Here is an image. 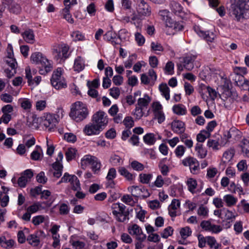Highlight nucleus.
Here are the masks:
<instances>
[{"instance_id":"nucleus-1","label":"nucleus","mask_w":249,"mask_h":249,"mask_svg":"<svg viewBox=\"0 0 249 249\" xmlns=\"http://www.w3.org/2000/svg\"><path fill=\"white\" fill-rule=\"evenodd\" d=\"M229 12L238 21L249 17V0H231Z\"/></svg>"},{"instance_id":"nucleus-2","label":"nucleus","mask_w":249,"mask_h":249,"mask_svg":"<svg viewBox=\"0 0 249 249\" xmlns=\"http://www.w3.org/2000/svg\"><path fill=\"white\" fill-rule=\"evenodd\" d=\"M89 115L87 106L80 101H76L71 104L70 117L77 123H80L86 119Z\"/></svg>"},{"instance_id":"nucleus-3","label":"nucleus","mask_w":249,"mask_h":249,"mask_svg":"<svg viewBox=\"0 0 249 249\" xmlns=\"http://www.w3.org/2000/svg\"><path fill=\"white\" fill-rule=\"evenodd\" d=\"M33 121L36 123V124H33L34 128H38L37 122L40 121L42 125H44L46 128H48L49 131H52L57 123V120L55 117L51 114H47L40 118H37L35 117L34 118Z\"/></svg>"},{"instance_id":"nucleus-4","label":"nucleus","mask_w":249,"mask_h":249,"mask_svg":"<svg viewBox=\"0 0 249 249\" xmlns=\"http://www.w3.org/2000/svg\"><path fill=\"white\" fill-rule=\"evenodd\" d=\"M112 213L116 219L120 222H124L129 219V212L125 210L126 207L121 203H115L112 205Z\"/></svg>"},{"instance_id":"nucleus-5","label":"nucleus","mask_w":249,"mask_h":249,"mask_svg":"<svg viewBox=\"0 0 249 249\" xmlns=\"http://www.w3.org/2000/svg\"><path fill=\"white\" fill-rule=\"evenodd\" d=\"M92 122L102 131L108 124V118L106 113L99 111L92 116Z\"/></svg>"},{"instance_id":"nucleus-6","label":"nucleus","mask_w":249,"mask_h":249,"mask_svg":"<svg viewBox=\"0 0 249 249\" xmlns=\"http://www.w3.org/2000/svg\"><path fill=\"white\" fill-rule=\"evenodd\" d=\"M62 153L60 151L58 154L57 157L55 159V161L52 164V168L49 171V172H52L53 176L56 178H60L62 175Z\"/></svg>"},{"instance_id":"nucleus-7","label":"nucleus","mask_w":249,"mask_h":249,"mask_svg":"<svg viewBox=\"0 0 249 249\" xmlns=\"http://www.w3.org/2000/svg\"><path fill=\"white\" fill-rule=\"evenodd\" d=\"M182 163L184 166H189L191 172L194 174H196L199 170V163L194 157H187L182 160Z\"/></svg>"},{"instance_id":"nucleus-8","label":"nucleus","mask_w":249,"mask_h":249,"mask_svg":"<svg viewBox=\"0 0 249 249\" xmlns=\"http://www.w3.org/2000/svg\"><path fill=\"white\" fill-rule=\"evenodd\" d=\"M62 75L61 68H58L53 73L51 82L52 86L56 89H60L62 88Z\"/></svg>"},{"instance_id":"nucleus-9","label":"nucleus","mask_w":249,"mask_h":249,"mask_svg":"<svg viewBox=\"0 0 249 249\" xmlns=\"http://www.w3.org/2000/svg\"><path fill=\"white\" fill-rule=\"evenodd\" d=\"M136 11L140 16L144 18L151 15V9L149 5L144 0H138Z\"/></svg>"},{"instance_id":"nucleus-10","label":"nucleus","mask_w":249,"mask_h":249,"mask_svg":"<svg viewBox=\"0 0 249 249\" xmlns=\"http://www.w3.org/2000/svg\"><path fill=\"white\" fill-rule=\"evenodd\" d=\"M128 190L131 193L132 196L138 197L142 196V198H147L150 196V193L147 189L144 187H140L138 186H132L128 188Z\"/></svg>"},{"instance_id":"nucleus-11","label":"nucleus","mask_w":249,"mask_h":249,"mask_svg":"<svg viewBox=\"0 0 249 249\" xmlns=\"http://www.w3.org/2000/svg\"><path fill=\"white\" fill-rule=\"evenodd\" d=\"M198 54L195 53L187 54L181 61L183 67L188 71H191L194 67V62Z\"/></svg>"},{"instance_id":"nucleus-12","label":"nucleus","mask_w":249,"mask_h":249,"mask_svg":"<svg viewBox=\"0 0 249 249\" xmlns=\"http://www.w3.org/2000/svg\"><path fill=\"white\" fill-rule=\"evenodd\" d=\"M129 233L132 235H135L137 240L145 241L146 235L143 233L142 229L138 225L134 224L128 228Z\"/></svg>"},{"instance_id":"nucleus-13","label":"nucleus","mask_w":249,"mask_h":249,"mask_svg":"<svg viewBox=\"0 0 249 249\" xmlns=\"http://www.w3.org/2000/svg\"><path fill=\"white\" fill-rule=\"evenodd\" d=\"M200 226L203 230L214 233H218L222 230L220 226L213 224L209 220L202 221Z\"/></svg>"},{"instance_id":"nucleus-14","label":"nucleus","mask_w":249,"mask_h":249,"mask_svg":"<svg viewBox=\"0 0 249 249\" xmlns=\"http://www.w3.org/2000/svg\"><path fill=\"white\" fill-rule=\"evenodd\" d=\"M33 177V172L31 169L25 170L18 178V184L20 187L23 188L26 185L27 183Z\"/></svg>"},{"instance_id":"nucleus-15","label":"nucleus","mask_w":249,"mask_h":249,"mask_svg":"<svg viewBox=\"0 0 249 249\" xmlns=\"http://www.w3.org/2000/svg\"><path fill=\"white\" fill-rule=\"evenodd\" d=\"M1 5H3L5 8L6 5L8 6L9 12L16 15L19 14L21 10L20 5L13 2V0H3Z\"/></svg>"},{"instance_id":"nucleus-16","label":"nucleus","mask_w":249,"mask_h":249,"mask_svg":"<svg viewBox=\"0 0 249 249\" xmlns=\"http://www.w3.org/2000/svg\"><path fill=\"white\" fill-rule=\"evenodd\" d=\"M101 131L93 122L86 124L83 129V132L88 136L98 135Z\"/></svg>"},{"instance_id":"nucleus-17","label":"nucleus","mask_w":249,"mask_h":249,"mask_svg":"<svg viewBox=\"0 0 249 249\" xmlns=\"http://www.w3.org/2000/svg\"><path fill=\"white\" fill-rule=\"evenodd\" d=\"M41 65V68L39 69L40 74L45 75L51 71L53 69V65L50 61H49L45 56H44L40 63Z\"/></svg>"},{"instance_id":"nucleus-18","label":"nucleus","mask_w":249,"mask_h":249,"mask_svg":"<svg viewBox=\"0 0 249 249\" xmlns=\"http://www.w3.org/2000/svg\"><path fill=\"white\" fill-rule=\"evenodd\" d=\"M172 130L175 133H182L185 130V124L180 120H174L171 124Z\"/></svg>"},{"instance_id":"nucleus-19","label":"nucleus","mask_w":249,"mask_h":249,"mask_svg":"<svg viewBox=\"0 0 249 249\" xmlns=\"http://www.w3.org/2000/svg\"><path fill=\"white\" fill-rule=\"evenodd\" d=\"M235 154V150L233 148H230L225 151L223 154L220 166H223V169L225 168V164L231 161Z\"/></svg>"},{"instance_id":"nucleus-20","label":"nucleus","mask_w":249,"mask_h":249,"mask_svg":"<svg viewBox=\"0 0 249 249\" xmlns=\"http://www.w3.org/2000/svg\"><path fill=\"white\" fill-rule=\"evenodd\" d=\"M187 184L189 191L193 194L200 193L202 189L203 185V183L201 182L200 189H196L197 182L196 180L192 178L188 179Z\"/></svg>"},{"instance_id":"nucleus-21","label":"nucleus","mask_w":249,"mask_h":249,"mask_svg":"<svg viewBox=\"0 0 249 249\" xmlns=\"http://www.w3.org/2000/svg\"><path fill=\"white\" fill-rule=\"evenodd\" d=\"M241 135V132L235 127H232L229 130L225 131L224 136L228 139L238 140Z\"/></svg>"},{"instance_id":"nucleus-22","label":"nucleus","mask_w":249,"mask_h":249,"mask_svg":"<svg viewBox=\"0 0 249 249\" xmlns=\"http://www.w3.org/2000/svg\"><path fill=\"white\" fill-rule=\"evenodd\" d=\"M239 146L244 156L249 158V137L244 138L241 141Z\"/></svg>"},{"instance_id":"nucleus-23","label":"nucleus","mask_w":249,"mask_h":249,"mask_svg":"<svg viewBox=\"0 0 249 249\" xmlns=\"http://www.w3.org/2000/svg\"><path fill=\"white\" fill-rule=\"evenodd\" d=\"M32 222L36 226L44 223L45 226L48 227L49 224V218L48 216L38 215L33 217Z\"/></svg>"},{"instance_id":"nucleus-24","label":"nucleus","mask_w":249,"mask_h":249,"mask_svg":"<svg viewBox=\"0 0 249 249\" xmlns=\"http://www.w3.org/2000/svg\"><path fill=\"white\" fill-rule=\"evenodd\" d=\"M180 202L178 200L174 199L171 204L168 206V210L169 214L172 217L177 216V210L180 207Z\"/></svg>"},{"instance_id":"nucleus-25","label":"nucleus","mask_w":249,"mask_h":249,"mask_svg":"<svg viewBox=\"0 0 249 249\" xmlns=\"http://www.w3.org/2000/svg\"><path fill=\"white\" fill-rule=\"evenodd\" d=\"M21 36L25 41L28 43L33 44L35 41L34 33L31 29L26 30L21 33Z\"/></svg>"},{"instance_id":"nucleus-26","label":"nucleus","mask_w":249,"mask_h":249,"mask_svg":"<svg viewBox=\"0 0 249 249\" xmlns=\"http://www.w3.org/2000/svg\"><path fill=\"white\" fill-rule=\"evenodd\" d=\"M169 7L172 12L175 15L181 16V14L183 13V8L180 3L172 0L169 3Z\"/></svg>"},{"instance_id":"nucleus-27","label":"nucleus","mask_w":249,"mask_h":249,"mask_svg":"<svg viewBox=\"0 0 249 249\" xmlns=\"http://www.w3.org/2000/svg\"><path fill=\"white\" fill-rule=\"evenodd\" d=\"M62 46L61 44H57L53 46V54L54 59L58 63H61L62 61Z\"/></svg>"},{"instance_id":"nucleus-28","label":"nucleus","mask_w":249,"mask_h":249,"mask_svg":"<svg viewBox=\"0 0 249 249\" xmlns=\"http://www.w3.org/2000/svg\"><path fill=\"white\" fill-rule=\"evenodd\" d=\"M118 172L120 174L123 176L128 181H131L134 180L135 178V175L129 172L125 167H120L119 168Z\"/></svg>"},{"instance_id":"nucleus-29","label":"nucleus","mask_w":249,"mask_h":249,"mask_svg":"<svg viewBox=\"0 0 249 249\" xmlns=\"http://www.w3.org/2000/svg\"><path fill=\"white\" fill-rule=\"evenodd\" d=\"M96 157L90 155H85L81 160V166L85 169L88 165H91Z\"/></svg>"},{"instance_id":"nucleus-30","label":"nucleus","mask_w":249,"mask_h":249,"mask_svg":"<svg viewBox=\"0 0 249 249\" xmlns=\"http://www.w3.org/2000/svg\"><path fill=\"white\" fill-rule=\"evenodd\" d=\"M172 109L173 112L178 115H184L187 113L186 107L182 104L175 105Z\"/></svg>"},{"instance_id":"nucleus-31","label":"nucleus","mask_w":249,"mask_h":249,"mask_svg":"<svg viewBox=\"0 0 249 249\" xmlns=\"http://www.w3.org/2000/svg\"><path fill=\"white\" fill-rule=\"evenodd\" d=\"M195 150L196 152V156L200 159H204L207 154V150L203 147V145L200 143H197L195 146Z\"/></svg>"},{"instance_id":"nucleus-32","label":"nucleus","mask_w":249,"mask_h":249,"mask_svg":"<svg viewBox=\"0 0 249 249\" xmlns=\"http://www.w3.org/2000/svg\"><path fill=\"white\" fill-rule=\"evenodd\" d=\"M15 242L12 239L7 240L5 236L0 237V245L2 248L10 249L13 247Z\"/></svg>"},{"instance_id":"nucleus-33","label":"nucleus","mask_w":249,"mask_h":249,"mask_svg":"<svg viewBox=\"0 0 249 249\" xmlns=\"http://www.w3.org/2000/svg\"><path fill=\"white\" fill-rule=\"evenodd\" d=\"M85 68L84 61L83 59L78 56L74 61L73 69L74 71L80 72L84 70Z\"/></svg>"},{"instance_id":"nucleus-34","label":"nucleus","mask_w":249,"mask_h":249,"mask_svg":"<svg viewBox=\"0 0 249 249\" xmlns=\"http://www.w3.org/2000/svg\"><path fill=\"white\" fill-rule=\"evenodd\" d=\"M150 101V97L147 94H145L142 98H140L138 100L137 106L143 108H147Z\"/></svg>"},{"instance_id":"nucleus-35","label":"nucleus","mask_w":249,"mask_h":249,"mask_svg":"<svg viewBox=\"0 0 249 249\" xmlns=\"http://www.w3.org/2000/svg\"><path fill=\"white\" fill-rule=\"evenodd\" d=\"M159 90L161 95L166 99V100L170 99V89L165 83H162L160 85Z\"/></svg>"},{"instance_id":"nucleus-36","label":"nucleus","mask_w":249,"mask_h":249,"mask_svg":"<svg viewBox=\"0 0 249 249\" xmlns=\"http://www.w3.org/2000/svg\"><path fill=\"white\" fill-rule=\"evenodd\" d=\"M237 198L231 195H226L223 197V201L226 204L228 207L234 206L237 202Z\"/></svg>"},{"instance_id":"nucleus-37","label":"nucleus","mask_w":249,"mask_h":249,"mask_svg":"<svg viewBox=\"0 0 249 249\" xmlns=\"http://www.w3.org/2000/svg\"><path fill=\"white\" fill-rule=\"evenodd\" d=\"M116 177V171L114 168H111L109 169L107 176L106 177L107 179L110 181L109 183V186L110 187L112 188L114 186V183L113 181V179L115 178Z\"/></svg>"},{"instance_id":"nucleus-38","label":"nucleus","mask_w":249,"mask_h":249,"mask_svg":"<svg viewBox=\"0 0 249 249\" xmlns=\"http://www.w3.org/2000/svg\"><path fill=\"white\" fill-rule=\"evenodd\" d=\"M43 155L41 148L39 146H36L31 154V159L34 160H40Z\"/></svg>"},{"instance_id":"nucleus-39","label":"nucleus","mask_w":249,"mask_h":249,"mask_svg":"<svg viewBox=\"0 0 249 249\" xmlns=\"http://www.w3.org/2000/svg\"><path fill=\"white\" fill-rule=\"evenodd\" d=\"M197 33L200 36L203 37L208 42H213L215 37V35L212 32L200 31L199 33Z\"/></svg>"},{"instance_id":"nucleus-40","label":"nucleus","mask_w":249,"mask_h":249,"mask_svg":"<svg viewBox=\"0 0 249 249\" xmlns=\"http://www.w3.org/2000/svg\"><path fill=\"white\" fill-rule=\"evenodd\" d=\"M44 56L40 52L33 53L30 57L31 61L34 64H38Z\"/></svg>"},{"instance_id":"nucleus-41","label":"nucleus","mask_w":249,"mask_h":249,"mask_svg":"<svg viewBox=\"0 0 249 249\" xmlns=\"http://www.w3.org/2000/svg\"><path fill=\"white\" fill-rule=\"evenodd\" d=\"M130 167L134 171L141 172L144 169L145 166L142 163L134 160L130 163Z\"/></svg>"},{"instance_id":"nucleus-42","label":"nucleus","mask_w":249,"mask_h":249,"mask_svg":"<svg viewBox=\"0 0 249 249\" xmlns=\"http://www.w3.org/2000/svg\"><path fill=\"white\" fill-rule=\"evenodd\" d=\"M207 244L211 249L214 248V249H217L218 248L221 247V244L217 243L215 238L213 236H207Z\"/></svg>"},{"instance_id":"nucleus-43","label":"nucleus","mask_w":249,"mask_h":249,"mask_svg":"<svg viewBox=\"0 0 249 249\" xmlns=\"http://www.w3.org/2000/svg\"><path fill=\"white\" fill-rule=\"evenodd\" d=\"M231 77L232 78V80L234 81L236 85L241 87L243 86V83L244 82V76L235 72L233 74L231 75Z\"/></svg>"},{"instance_id":"nucleus-44","label":"nucleus","mask_w":249,"mask_h":249,"mask_svg":"<svg viewBox=\"0 0 249 249\" xmlns=\"http://www.w3.org/2000/svg\"><path fill=\"white\" fill-rule=\"evenodd\" d=\"M27 240L33 246H37L40 243L39 237L36 234H30L27 237Z\"/></svg>"},{"instance_id":"nucleus-45","label":"nucleus","mask_w":249,"mask_h":249,"mask_svg":"<svg viewBox=\"0 0 249 249\" xmlns=\"http://www.w3.org/2000/svg\"><path fill=\"white\" fill-rule=\"evenodd\" d=\"M144 142L148 145H153L156 141V139L153 133H147L143 137Z\"/></svg>"},{"instance_id":"nucleus-46","label":"nucleus","mask_w":249,"mask_h":249,"mask_svg":"<svg viewBox=\"0 0 249 249\" xmlns=\"http://www.w3.org/2000/svg\"><path fill=\"white\" fill-rule=\"evenodd\" d=\"M223 215H224V218L226 220H231V222H232L237 216L235 213H233L232 211L225 208L223 209Z\"/></svg>"},{"instance_id":"nucleus-47","label":"nucleus","mask_w":249,"mask_h":249,"mask_svg":"<svg viewBox=\"0 0 249 249\" xmlns=\"http://www.w3.org/2000/svg\"><path fill=\"white\" fill-rule=\"evenodd\" d=\"M76 152L77 150L75 148L72 147L69 148L65 153L67 160L70 161L73 160L76 157Z\"/></svg>"},{"instance_id":"nucleus-48","label":"nucleus","mask_w":249,"mask_h":249,"mask_svg":"<svg viewBox=\"0 0 249 249\" xmlns=\"http://www.w3.org/2000/svg\"><path fill=\"white\" fill-rule=\"evenodd\" d=\"M197 214L203 218H206L208 217L209 210L208 208L203 205H201L197 211Z\"/></svg>"},{"instance_id":"nucleus-49","label":"nucleus","mask_w":249,"mask_h":249,"mask_svg":"<svg viewBox=\"0 0 249 249\" xmlns=\"http://www.w3.org/2000/svg\"><path fill=\"white\" fill-rule=\"evenodd\" d=\"M211 135V133L206 130H203L200 132L196 136V140L198 142H203L206 139L209 138Z\"/></svg>"},{"instance_id":"nucleus-50","label":"nucleus","mask_w":249,"mask_h":249,"mask_svg":"<svg viewBox=\"0 0 249 249\" xmlns=\"http://www.w3.org/2000/svg\"><path fill=\"white\" fill-rule=\"evenodd\" d=\"M21 107L24 110L29 111L32 107V102L28 98H23L19 100Z\"/></svg>"},{"instance_id":"nucleus-51","label":"nucleus","mask_w":249,"mask_h":249,"mask_svg":"<svg viewBox=\"0 0 249 249\" xmlns=\"http://www.w3.org/2000/svg\"><path fill=\"white\" fill-rule=\"evenodd\" d=\"M202 90L205 92H207L209 94L210 97L212 100H214V99L217 97V93L216 91L209 86L204 85L202 88Z\"/></svg>"},{"instance_id":"nucleus-52","label":"nucleus","mask_w":249,"mask_h":249,"mask_svg":"<svg viewBox=\"0 0 249 249\" xmlns=\"http://www.w3.org/2000/svg\"><path fill=\"white\" fill-rule=\"evenodd\" d=\"M71 245L76 249H89V246L86 243L81 241H73Z\"/></svg>"},{"instance_id":"nucleus-53","label":"nucleus","mask_w":249,"mask_h":249,"mask_svg":"<svg viewBox=\"0 0 249 249\" xmlns=\"http://www.w3.org/2000/svg\"><path fill=\"white\" fill-rule=\"evenodd\" d=\"M152 178L151 174H140L139 175V181L143 184H148Z\"/></svg>"},{"instance_id":"nucleus-54","label":"nucleus","mask_w":249,"mask_h":249,"mask_svg":"<svg viewBox=\"0 0 249 249\" xmlns=\"http://www.w3.org/2000/svg\"><path fill=\"white\" fill-rule=\"evenodd\" d=\"M91 165L92 170L95 174L99 172L102 167L101 161L97 157L95 158V159L94 160V161L92 162Z\"/></svg>"},{"instance_id":"nucleus-55","label":"nucleus","mask_w":249,"mask_h":249,"mask_svg":"<svg viewBox=\"0 0 249 249\" xmlns=\"http://www.w3.org/2000/svg\"><path fill=\"white\" fill-rule=\"evenodd\" d=\"M71 188L74 191H78L81 190L80 181L77 177L73 175L71 178Z\"/></svg>"},{"instance_id":"nucleus-56","label":"nucleus","mask_w":249,"mask_h":249,"mask_svg":"<svg viewBox=\"0 0 249 249\" xmlns=\"http://www.w3.org/2000/svg\"><path fill=\"white\" fill-rule=\"evenodd\" d=\"M9 201V196L6 193L0 192V204L1 206L2 207L7 206Z\"/></svg>"},{"instance_id":"nucleus-57","label":"nucleus","mask_w":249,"mask_h":249,"mask_svg":"<svg viewBox=\"0 0 249 249\" xmlns=\"http://www.w3.org/2000/svg\"><path fill=\"white\" fill-rule=\"evenodd\" d=\"M192 234V230L189 227L182 228L180 230V234L183 239H186Z\"/></svg>"},{"instance_id":"nucleus-58","label":"nucleus","mask_w":249,"mask_h":249,"mask_svg":"<svg viewBox=\"0 0 249 249\" xmlns=\"http://www.w3.org/2000/svg\"><path fill=\"white\" fill-rule=\"evenodd\" d=\"M41 208V203L40 202H36L28 207L27 209V211L30 212L31 213H34L40 210Z\"/></svg>"},{"instance_id":"nucleus-59","label":"nucleus","mask_w":249,"mask_h":249,"mask_svg":"<svg viewBox=\"0 0 249 249\" xmlns=\"http://www.w3.org/2000/svg\"><path fill=\"white\" fill-rule=\"evenodd\" d=\"M166 160V159H163L159 164V167L160 168V172L163 176L167 175L169 172V168L168 166L165 164Z\"/></svg>"},{"instance_id":"nucleus-60","label":"nucleus","mask_w":249,"mask_h":249,"mask_svg":"<svg viewBox=\"0 0 249 249\" xmlns=\"http://www.w3.org/2000/svg\"><path fill=\"white\" fill-rule=\"evenodd\" d=\"M36 109L37 111H43L47 107V102L45 100H38L35 104Z\"/></svg>"},{"instance_id":"nucleus-61","label":"nucleus","mask_w":249,"mask_h":249,"mask_svg":"<svg viewBox=\"0 0 249 249\" xmlns=\"http://www.w3.org/2000/svg\"><path fill=\"white\" fill-rule=\"evenodd\" d=\"M36 181L41 184H44L48 181V178L43 171L39 172L36 177Z\"/></svg>"},{"instance_id":"nucleus-62","label":"nucleus","mask_w":249,"mask_h":249,"mask_svg":"<svg viewBox=\"0 0 249 249\" xmlns=\"http://www.w3.org/2000/svg\"><path fill=\"white\" fill-rule=\"evenodd\" d=\"M207 146L213 150H218L219 149V142L214 140L209 139L207 142Z\"/></svg>"},{"instance_id":"nucleus-63","label":"nucleus","mask_w":249,"mask_h":249,"mask_svg":"<svg viewBox=\"0 0 249 249\" xmlns=\"http://www.w3.org/2000/svg\"><path fill=\"white\" fill-rule=\"evenodd\" d=\"M6 62L11 68H16L17 63L16 59L12 57V54L9 53L7 57Z\"/></svg>"},{"instance_id":"nucleus-64","label":"nucleus","mask_w":249,"mask_h":249,"mask_svg":"<svg viewBox=\"0 0 249 249\" xmlns=\"http://www.w3.org/2000/svg\"><path fill=\"white\" fill-rule=\"evenodd\" d=\"M71 36L74 41L83 40L85 39L84 35L78 31L73 32L71 34Z\"/></svg>"}]
</instances>
